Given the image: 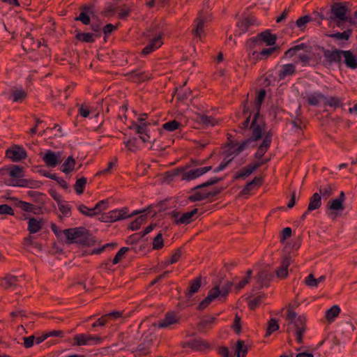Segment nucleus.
Masks as SVG:
<instances>
[{"instance_id":"obj_14","label":"nucleus","mask_w":357,"mask_h":357,"mask_svg":"<svg viewBox=\"0 0 357 357\" xmlns=\"http://www.w3.org/2000/svg\"><path fill=\"white\" fill-rule=\"evenodd\" d=\"M43 160L47 167H55L62 161L61 153L59 151L54 152L52 150H47L42 156Z\"/></svg>"},{"instance_id":"obj_64","label":"nucleus","mask_w":357,"mask_h":357,"mask_svg":"<svg viewBox=\"0 0 357 357\" xmlns=\"http://www.w3.org/2000/svg\"><path fill=\"white\" fill-rule=\"evenodd\" d=\"M335 189V187L331 185L328 184L327 186L323 188L322 186H320L319 188V195L324 196V197H330Z\"/></svg>"},{"instance_id":"obj_57","label":"nucleus","mask_w":357,"mask_h":357,"mask_svg":"<svg viewBox=\"0 0 357 357\" xmlns=\"http://www.w3.org/2000/svg\"><path fill=\"white\" fill-rule=\"evenodd\" d=\"M312 21V18L309 15H305L301 17H299L296 22V26L302 31L305 28V24Z\"/></svg>"},{"instance_id":"obj_46","label":"nucleus","mask_w":357,"mask_h":357,"mask_svg":"<svg viewBox=\"0 0 357 357\" xmlns=\"http://www.w3.org/2000/svg\"><path fill=\"white\" fill-rule=\"evenodd\" d=\"M266 91L264 89L259 90L257 94V97L255 100V105L256 112H259V114H260L261 105L266 98Z\"/></svg>"},{"instance_id":"obj_8","label":"nucleus","mask_w":357,"mask_h":357,"mask_svg":"<svg viewBox=\"0 0 357 357\" xmlns=\"http://www.w3.org/2000/svg\"><path fill=\"white\" fill-rule=\"evenodd\" d=\"M163 33L159 32L151 39L149 43L142 50L141 55L147 56L160 48L163 44L162 41Z\"/></svg>"},{"instance_id":"obj_41","label":"nucleus","mask_w":357,"mask_h":357,"mask_svg":"<svg viewBox=\"0 0 357 357\" xmlns=\"http://www.w3.org/2000/svg\"><path fill=\"white\" fill-rule=\"evenodd\" d=\"M280 326L278 324V321L275 318H271L268 323L267 327L266 330V333L264 335V337H268L272 335L273 333L277 331L279 329Z\"/></svg>"},{"instance_id":"obj_6","label":"nucleus","mask_w":357,"mask_h":357,"mask_svg":"<svg viewBox=\"0 0 357 357\" xmlns=\"http://www.w3.org/2000/svg\"><path fill=\"white\" fill-rule=\"evenodd\" d=\"M179 345L183 349L190 348L196 351H204L211 348L210 344L202 338L181 342Z\"/></svg>"},{"instance_id":"obj_5","label":"nucleus","mask_w":357,"mask_h":357,"mask_svg":"<svg viewBox=\"0 0 357 357\" xmlns=\"http://www.w3.org/2000/svg\"><path fill=\"white\" fill-rule=\"evenodd\" d=\"M198 209L194 208L190 211L184 213L181 215V213L177 210H174L169 213L168 215L174 218L173 223L176 225H187L195 220V215L197 213Z\"/></svg>"},{"instance_id":"obj_34","label":"nucleus","mask_w":357,"mask_h":357,"mask_svg":"<svg viewBox=\"0 0 357 357\" xmlns=\"http://www.w3.org/2000/svg\"><path fill=\"white\" fill-rule=\"evenodd\" d=\"M279 50H280V47L277 45V46L273 47L264 48L261 52L254 51L252 52V55L256 56L257 59H259V60L266 59L270 55H271L275 51Z\"/></svg>"},{"instance_id":"obj_19","label":"nucleus","mask_w":357,"mask_h":357,"mask_svg":"<svg viewBox=\"0 0 357 357\" xmlns=\"http://www.w3.org/2000/svg\"><path fill=\"white\" fill-rule=\"evenodd\" d=\"M27 96V92L24 89L14 86L10 89L8 98L13 102L22 103Z\"/></svg>"},{"instance_id":"obj_12","label":"nucleus","mask_w":357,"mask_h":357,"mask_svg":"<svg viewBox=\"0 0 357 357\" xmlns=\"http://www.w3.org/2000/svg\"><path fill=\"white\" fill-rule=\"evenodd\" d=\"M273 132L270 130L266 132L264 137L257 148V152L254 155V158L257 160H261L264 154L268 151L272 142Z\"/></svg>"},{"instance_id":"obj_9","label":"nucleus","mask_w":357,"mask_h":357,"mask_svg":"<svg viewBox=\"0 0 357 357\" xmlns=\"http://www.w3.org/2000/svg\"><path fill=\"white\" fill-rule=\"evenodd\" d=\"M79 14L74 18L75 21H79L84 25L91 24V15L94 14L93 5L84 4L79 7Z\"/></svg>"},{"instance_id":"obj_58","label":"nucleus","mask_w":357,"mask_h":357,"mask_svg":"<svg viewBox=\"0 0 357 357\" xmlns=\"http://www.w3.org/2000/svg\"><path fill=\"white\" fill-rule=\"evenodd\" d=\"M90 29L93 32L92 34L94 35L95 38L101 37L102 28L100 22H93L90 24Z\"/></svg>"},{"instance_id":"obj_61","label":"nucleus","mask_w":357,"mask_h":357,"mask_svg":"<svg viewBox=\"0 0 357 357\" xmlns=\"http://www.w3.org/2000/svg\"><path fill=\"white\" fill-rule=\"evenodd\" d=\"M296 117L291 121V125L298 129V130H302V127L301 126V124L302 123V120H301V107H298V109L296 110Z\"/></svg>"},{"instance_id":"obj_52","label":"nucleus","mask_w":357,"mask_h":357,"mask_svg":"<svg viewBox=\"0 0 357 357\" xmlns=\"http://www.w3.org/2000/svg\"><path fill=\"white\" fill-rule=\"evenodd\" d=\"M216 320H217V318L215 317H206V318L203 319L198 324L199 330L203 331L205 328H211V326L215 322Z\"/></svg>"},{"instance_id":"obj_1","label":"nucleus","mask_w":357,"mask_h":357,"mask_svg":"<svg viewBox=\"0 0 357 357\" xmlns=\"http://www.w3.org/2000/svg\"><path fill=\"white\" fill-rule=\"evenodd\" d=\"M62 232L66 237V243L68 244L77 243L89 247L96 243L94 237L84 227L66 229Z\"/></svg>"},{"instance_id":"obj_35","label":"nucleus","mask_w":357,"mask_h":357,"mask_svg":"<svg viewBox=\"0 0 357 357\" xmlns=\"http://www.w3.org/2000/svg\"><path fill=\"white\" fill-rule=\"evenodd\" d=\"M324 106H329L334 109L342 106V102L340 98L337 96H325L323 100Z\"/></svg>"},{"instance_id":"obj_28","label":"nucleus","mask_w":357,"mask_h":357,"mask_svg":"<svg viewBox=\"0 0 357 357\" xmlns=\"http://www.w3.org/2000/svg\"><path fill=\"white\" fill-rule=\"evenodd\" d=\"M43 220H37L33 217L29 218L27 230L30 234L38 232L43 227Z\"/></svg>"},{"instance_id":"obj_43","label":"nucleus","mask_w":357,"mask_h":357,"mask_svg":"<svg viewBox=\"0 0 357 357\" xmlns=\"http://www.w3.org/2000/svg\"><path fill=\"white\" fill-rule=\"evenodd\" d=\"M151 125V121H146L142 125H137V123L134 121H132L131 125L129 126V129L135 130L137 134H142L146 132V130H149L148 127Z\"/></svg>"},{"instance_id":"obj_31","label":"nucleus","mask_w":357,"mask_h":357,"mask_svg":"<svg viewBox=\"0 0 357 357\" xmlns=\"http://www.w3.org/2000/svg\"><path fill=\"white\" fill-rule=\"evenodd\" d=\"M76 34L75 38L78 41L87 43H93L95 42L96 38L92 33L81 32L80 31L75 30Z\"/></svg>"},{"instance_id":"obj_38","label":"nucleus","mask_w":357,"mask_h":357,"mask_svg":"<svg viewBox=\"0 0 357 357\" xmlns=\"http://www.w3.org/2000/svg\"><path fill=\"white\" fill-rule=\"evenodd\" d=\"M19 279L17 276L13 275H6L1 281V285L4 289H8L11 287H15L17 285Z\"/></svg>"},{"instance_id":"obj_59","label":"nucleus","mask_w":357,"mask_h":357,"mask_svg":"<svg viewBox=\"0 0 357 357\" xmlns=\"http://www.w3.org/2000/svg\"><path fill=\"white\" fill-rule=\"evenodd\" d=\"M130 250L128 247H122L115 255L112 259V264L115 265L120 262L123 255Z\"/></svg>"},{"instance_id":"obj_49","label":"nucleus","mask_w":357,"mask_h":357,"mask_svg":"<svg viewBox=\"0 0 357 357\" xmlns=\"http://www.w3.org/2000/svg\"><path fill=\"white\" fill-rule=\"evenodd\" d=\"M248 351V348L246 345H245L244 341L238 340L236 344L235 355H236L238 357H240L241 354H242V357H245Z\"/></svg>"},{"instance_id":"obj_22","label":"nucleus","mask_w":357,"mask_h":357,"mask_svg":"<svg viewBox=\"0 0 357 357\" xmlns=\"http://www.w3.org/2000/svg\"><path fill=\"white\" fill-rule=\"evenodd\" d=\"M180 318L174 312H167L164 319L160 320L158 324V328H168L171 325L178 324Z\"/></svg>"},{"instance_id":"obj_53","label":"nucleus","mask_w":357,"mask_h":357,"mask_svg":"<svg viewBox=\"0 0 357 357\" xmlns=\"http://www.w3.org/2000/svg\"><path fill=\"white\" fill-rule=\"evenodd\" d=\"M78 211L79 213H81L82 215L92 218L98 214H99V212L95 211L93 208H89L84 204H80L77 207Z\"/></svg>"},{"instance_id":"obj_55","label":"nucleus","mask_w":357,"mask_h":357,"mask_svg":"<svg viewBox=\"0 0 357 357\" xmlns=\"http://www.w3.org/2000/svg\"><path fill=\"white\" fill-rule=\"evenodd\" d=\"M181 126V123L176 120L169 121L162 125V129L173 132L178 129Z\"/></svg>"},{"instance_id":"obj_20","label":"nucleus","mask_w":357,"mask_h":357,"mask_svg":"<svg viewBox=\"0 0 357 357\" xmlns=\"http://www.w3.org/2000/svg\"><path fill=\"white\" fill-rule=\"evenodd\" d=\"M257 277L259 287H257L256 288L257 289H260L264 287H268L269 282L274 277V275L268 270L263 269L258 273Z\"/></svg>"},{"instance_id":"obj_16","label":"nucleus","mask_w":357,"mask_h":357,"mask_svg":"<svg viewBox=\"0 0 357 357\" xmlns=\"http://www.w3.org/2000/svg\"><path fill=\"white\" fill-rule=\"evenodd\" d=\"M220 287L219 285H215L214 287H213L208 291L207 296L199 303L197 306V310H204L215 298H218L219 300H220L221 298L220 296Z\"/></svg>"},{"instance_id":"obj_32","label":"nucleus","mask_w":357,"mask_h":357,"mask_svg":"<svg viewBox=\"0 0 357 357\" xmlns=\"http://www.w3.org/2000/svg\"><path fill=\"white\" fill-rule=\"evenodd\" d=\"M255 141L252 139L250 137L245 139L241 144H238V147L234 150V151L231 152L230 151H227V157L231 156L232 154L234 155H239L243 150L247 149L252 142Z\"/></svg>"},{"instance_id":"obj_63","label":"nucleus","mask_w":357,"mask_h":357,"mask_svg":"<svg viewBox=\"0 0 357 357\" xmlns=\"http://www.w3.org/2000/svg\"><path fill=\"white\" fill-rule=\"evenodd\" d=\"M232 286H233L232 282L226 281V282L222 286L221 289H220V298H225L229 294Z\"/></svg>"},{"instance_id":"obj_23","label":"nucleus","mask_w":357,"mask_h":357,"mask_svg":"<svg viewBox=\"0 0 357 357\" xmlns=\"http://www.w3.org/2000/svg\"><path fill=\"white\" fill-rule=\"evenodd\" d=\"M202 285V277L199 276L191 280L188 283V288L185 293V298L190 299L193 294L197 293Z\"/></svg>"},{"instance_id":"obj_21","label":"nucleus","mask_w":357,"mask_h":357,"mask_svg":"<svg viewBox=\"0 0 357 357\" xmlns=\"http://www.w3.org/2000/svg\"><path fill=\"white\" fill-rule=\"evenodd\" d=\"M303 99H305L307 103L310 106H317L321 100H324L325 96L320 91L313 93H305V96L301 95Z\"/></svg>"},{"instance_id":"obj_26","label":"nucleus","mask_w":357,"mask_h":357,"mask_svg":"<svg viewBox=\"0 0 357 357\" xmlns=\"http://www.w3.org/2000/svg\"><path fill=\"white\" fill-rule=\"evenodd\" d=\"M264 178L262 176H255L252 181L248 182L242 190L240 192L241 195H248L249 192L255 188L259 187L262 185Z\"/></svg>"},{"instance_id":"obj_44","label":"nucleus","mask_w":357,"mask_h":357,"mask_svg":"<svg viewBox=\"0 0 357 357\" xmlns=\"http://www.w3.org/2000/svg\"><path fill=\"white\" fill-rule=\"evenodd\" d=\"M340 311V307L337 305H334L326 311L325 318L330 322L333 321L339 315Z\"/></svg>"},{"instance_id":"obj_56","label":"nucleus","mask_w":357,"mask_h":357,"mask_svg":"<svg viewBox=\"0 0 357 357\" xmlns=\"http://www.w3.org/2000/svg\"><path fill=\"white\" fill-rule=\"evenodd\" d=\"M135 357L146 356L150 354L149 349L144 345V344H139L137 348L133 351Z\"/></svg>"},{"instance_id":"obj_42","label":"nucleus","mask_w":357,"mask_h":357,"mask_svg":"<svg viewBox=\"0 0 357 357\" xmlns=\"http://www.w3.org/2000/svg\"><path fill=\"white\" fill-rule=\"evenodd\" d=\"M265 298L266 294H260L252 299H250L248 303L249 309L250 310H255Z\"/></svg>"},{"instance_id":"obj_62","label":"nucleus","mask_w":357,"mask_h":357,"mask_svg":"<svg viewBox=\"0 0 357 357\" xmlns=\"http://www.w3.org/2000/svg\"><path fill=\"white\" fill-rule=\"evenodd\" d=\"M164 246V241L162 238V233L160 232L158 235L153 238V250H160L162 249Z\"/></svg>"},{"instance_id":"obj_45","label":"nucleus","mask_w":357,"mask_h":357,"mask_svg":"<svg viewBox=\"0 0 357 357\" xmlns=\"http://www.w3.org/2000/svg\"><path fill=\"white\" fill-rule=\"evenodd\" d=\"M327 208L333 213L334 211H343L344 209V203L340 199H335L329 201Z\"/></svg>"},{"instance_id":"obj_39","label":"nucleus","mask_w":357,"mask_h":357,"mask_svg":"<svg viewBox=\"0 0 357 357\" xmlns=\"http://www.w3.org/2000/svg\"><path fill=\"white\" fill-rule=\"evenodd\" d=\"M76 162L73 155L68 156L62 164L61 171L65 174H69L73 171Z\"/></svg>"},{"instance_id":"obj_37","label":"nucleus","mask_w":357,"mask_h":357,"mask_svg":"<svg viewBox=\"0 0 357 357\" xmlns=\"http://www.w3.org/2000/svg\"><path fill=\"white\" fill-rule=\"evenodd\" d=\"M321 206V195L318 192L314 193L312 197L310 198V202L308 204V211H312L314 210L318 209Z\"/></svg>"},{"instance_id":"obj_51","label":"nucleus","mask_w":357,"mask_h":357,"mask_svg":"<svg viewBox=\"0 0 357 357\" xmlns=\"http://www.w3.org/2000/svg\"><path fill=\"white\" fill-rule=\"evenodd\" d=\"M87 183V179L85 177H82L78 179H77L74 188L75 191L77 195H82L83 194L86 184Z\"/></svg>"},{"instance_id":"obj_36","label":"nucleus","mask_w":357,"mask_h":357,"mask_svg":"<svg viewBox=\"0 0 357 357\" xmlns=\"http://www.w3.org/2000/svg\"><path fill=\"white\" fill-rule=\"evenodd\" d=\"M353 29L349 28L344 30L343 32H336L331 34H326L329 38H334L335 40H348L352 36Z\"/></svg>"},{"instance_id":"obj_33","label":"nucleus","mask_w":357,"mask_h":357,"mask_svg":"<svg viewBox=\"0 0 357 357\" xmlns=\"http://www.w3.org/2000/svg\"><path fill=\"white\" fill-rule=\"evenodd\" d=\"M197 122L203 126H214L218 124V121L213 117L200 114L197 116Z\"/></svg>"},{"instance_id":"obj_15","label":"nucleus","mask_w":357,"mask_h":357,"mask_svg":"<svg viewBox=\"0 0 357 357\" xmlns=\"http://www.w3.org/2000/svg\"><path fill=\"white\" fill-rule=\"evenodd\" d=\"M306 317L303 314L299 315L297 319L293 322V324L296 329V340L298 343H303V334L306 330Z\"/></svg>"},{"instance_id":"obj_60","label":"nucleus","mask_w":357,"mask_h":357,"mask_svg":"<svg viewBox=\"0 0 357 357\" xmlns=\"http://www.w3.org/2000/svg\"><path fill=\"white\" fill-rule=\"evenodd\" d=\"M185 169V167H178L176 169H172L165 172V178L167 180L172 181L174 178L183 172Z\"/></svg>"},{"instance_id":"obj_25","label":"nucleus","mask_w":357,"mask_h":357,"mask_svg":"<svg viewBox=\"0 0 357 357\" xmlns=\"http://www.w3.org/2000/svg\"><path fill=\"white\" fill-rule=\"evenodd\" d=\"M256 22V19L254 17L248 16L243 18L237 22V26L239 29L238 35L241 36L248 31L250 26L254 25Z\"/></svg>"},{"instance_id":"obj_11","label":"nucleus","mask_w":357,"mask_h":357,"mask_svg":"<svg viewBox=\"0 0 357 357\" xmlns=\"http://www.w3.org/2000/svg\"><path fill=\"white\" fill-rule=\"evenodd\" d=\"M6 156L13 162H18L27 157L26 150L21 146L13 145L6 151Z\"/></svg>"},{"instance_id":"obj_30","label":"nucleus","mask_w":357,"mask_h":357,"mask_svg":"<svg viewBox=\"0 0 357 357\" xmlns=\"http://www.w3.org/2000/svg\"><path fill=\"white\" fill-rule=\"evenodd\" d=\"M208 193H209V191L206 188H203L201 190L196 191L188 196V199L190 202H201L202 200L209 199V196L207 195Z\"/></svg>"},{"instance_id":"obj_17","label":"nucleus","mask_w":357,"mask_h":357,"mask_svg":"<svg viewBox=\"0 0 357 357\" xmlns=\"http://www.w3.org/2000/svg\"><path fill=\"white\" fill-rule=\"evenodd\" d=\"M40 47V41L35 42L34 38L29 32H25L23 40L22 41V47L26 52H30L36 50Z\"/></svg>"},{"instance_id":"obj_7","label":"nucleus","mask_w":357,"mask_h":357,"mask_svg":"<svg viewBox=\"0 0 357 357\" xmlns=\"http://www.w3.org/2000/svg\"><path fill=\"white\" fill-rule=\"evenodd\" d=\"M211 169L212 166L198 167L190 170L185 169L181 172V180L190 181L199 178Z\"/></svg>"},{"instance_id":"obj_2","label":"nucleus","mask_w":357,"mask_h":357,"mask_svg":"<svg viewBox=\"0 0 357 357\" xmlns=\"http://www.w3.org/2000/svg\"><path fill=\"white\" fill-rule=\"evenodd\" d=\"M318 49L323 53L324 59L321 64L327 69H330L334 65L341 66L342 65V50L333 47L331 50L319 46Z\"/></svg>"},{"instance_id":"obj_29","label":"nucleus","mask_w":357,"mask_h":357,"mask_svg":"<svg viewBox=\"0 0 357 357\" xmlns=\"http://www.w3.org/2000/svg\"><path fill=\"white\" fill-rule=\"evenodd\" d=\"M296 73V66L293 63H287L281 66L278 74L279 79H284L287 76L292 75Z\"/></svg>"},{"instance_id":"obj_50","label":"nucleus","mask_w":357,"mask_h":357,"mask_svg":"<svg viewBox=\"0 0 357 357\" xmlns=\"http://www.w3.org/2000/svg\"><path fill=\"white\" fill-rule=\"evenodd\" d=\"M138 139L137 137H132L127 140H124L123 144L125 147L130 152H135L139 149L137 145Z\"/></svg>"},{"instance_id":"obj_54","label":"nucleus","mask_w":357,"mask_h":357,"mask_svg":"<svg viewBox=\"0 0 357 357\" xmlns=\"http://www.w3.org/2000/svg\"><path fill=\"white\" fill-rule=\"evenodd\" d=\"M119 27V24L114 25L111 23L107 24L105 26L102 27V33L104 34V40L107 42V38L108 36L112 34L114 31H116Z\"/></svg>"},{"instance_id":"obj_13","label":"nucleus","mask_w":357,"mask_h":357,"mask_svg":"<svg viewBox=\"0 0 357 357\" xmlns=\"http://www.w3.org/2000/svg\"><path fill=\"white\" fill-rule=\"evenodd\" d=\"M259 119L260 114H259V112H255L250 126V130L252 131V135L250 137L255 142L261 139L263 135L261 125L258 123Z\"/></svg>"},{"instance_id":"obj_40","label":"nucleus","mask_w":357,"mask_h":357,"mask_svg":"<svg viewBox=\"0 0 357 357\" xmlns=\"http://www.w3.org/2000/svg\"><path fill=\"white\" fill-rule=\"evenodd\" d=\"M206 22V18L203 17L201 14L195 20L194 24L195 25V29L194 30V33L196 36L201 37L202 33L204 32V24Z\"/></svg>"},{"instance_id":"obj_48","label":"nucleus","mask_w":357,"mask_h":357,"mask_svg":"<svg viewBox=\"0 0 357 357\" xmlns=\"http://www.w3.org/2000/svg\"><path fill=\"white\" fill-rule=\"evenodd\" d=\"M23 172L24 167L19 165H12L9 168V175L12 178H22L23 176Z\"/></svg>"},{"instance_id":"obj_18","label":"nucleus","mask_w":357,"mask_h":357,"mask_svg":"<svg viewBox=\"0 0 357 357\" xmlns=\"http://www.w3.org/2000/svg\"><path fill=\"white\" fill-rule=\"evenodd\" d=\"M126 75L128 77L129 80L136 83L144 82L151 79V75L150 73L145 71H140L137 69L128 72Z\"/></svg>"},{"instance_id":"obj_3","label":"nucleus","mask_w":357,"mask_h":357,"mask_svg":"<svg viewBox=\"0 0 357 357\" xmlns=\"http://www.w3.org/2000/svg\"><path fill=\"white\" fill-rule=\"evenodd\" d=\"M277 40L276 34H273L269 29H266L256 36L247 40L245 43L246 50L250 51L257 45H260L264 43L267 46H272L275 44Z\"/></svg>"},{"instance_id":"obj_47","label":"nucleus","mask_w":357,"mask_h":357,"mask_svg":"<svg viewBox=\"0 0 357 357\" xmlns=\"http://www.w3.org/2000/svg\"><path fill=\"white\" fill-rule=\"evenodd\" d=\"M22 205V210L25 212L33 213L35 215H39L41 211V207L36 206L29 202H20Z\"/></svg>"},{"instance_id":"obj_27","label":"nucleus","mask_w":357,"mask_h":357,"mask_svg":"<svg viewBox=\"0 0 357 357\" xmlns=\"http://www.w3.org/2000/svg\"><path fill=\"white\" fill-rule=\"evenodd\" d=\"M290 265V257H284L281 266L277 268L275 273L278 278L284 279L288 275V267Z\"/></svg>"},{"instance_id":"obj_24","label":"nucleus","mask_w":357,"mask_h":357,"mask_svg":"<svg viewBox=\"0 0 357 357\" xmlns=\"http://www.w3.org/2000/svg\"><path fill=\"white\" fill-rule=\"evenodd\" d=\"M256 170V167H254L252 163H250L245 167L240 169L234 176L233 181L239 179H245L248 177L254 171Z\"/></svg>"},{"instance_id":"obj_4","label":"nucleus","mask_w":357,"mask_h":357,"mask_svg":"<svg viewBox=\"0 0 357 357\" xmlns=\"http://www.w3.org/2000/svg\"><path fill=\"white\" fill-rule=\"evenodd\" d=\"M348 4L349 3L347 1L335 2L331 4V9L327 13V20L330 24L335 20L344 21L347 20V13L349 11Z\"/></svg>"},{"instance_id":"obj_10","label":"nucleus","mask_w":357,"mask_h":357,"mask_svg":"<svg viewBox=\"0 0 357 357\" xmlns=\"http://www.w3.org/2000/svg\"><path fill=\"white\" fill-rule=\"evenodd\" d=\"M102 340V338L98 335L92 336L84 333L77 334L73 337L74 345L76 346L91 345L93 342L97 344L100 343Z\"/></svg>"}]
</instances>
